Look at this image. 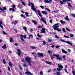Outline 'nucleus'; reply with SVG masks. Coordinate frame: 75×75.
Wrapping results in <instances>:
<instances>
[{
	"instance_id": "f03ea898",
	"label": "nucleus",
	"mask_w": 75,
	"mask_h": 75,
	"mask_svg": "<svg viewBox=\"0 0 75 75\" xmlns=\"http://www.w3.org/2000/svg\"><path fill=\"white\" fill-rule=\"evenodd\" d=\"M25 61L27 62H28L29 65L31 66V61H31V58H30V57H27L25 59Z\"/></svg>"
},
{
	"instance_id": "603ef678",
	"label": "nucleus",
	"mask_w": 75,
	"mask_h": 75,
	"mask_svg": "<svg viewBox=\"0 0 75 75\" xmlns=\"http://www.w3.org/2000/svg\"><path fill=\"white\" fill-rule=\"evenodd\" d=\"M56 48H59V46H56L55 47Z\"/></svg>"
},
{
	"instance_id": "473e14b6",
	"label": "nucleus",
	"mask_w": 75,
	"mask_h": 75,
	"mask_svg": "<svg viewBox=\"0 0 75 75\" xmlns=\"http://www.w3.org/2000/svg\"><path fill=\"white\" fill-rule=\"evenodd\" d=\"M46 44V42L45 41H43V45H45Z\"/></svg>"
},
{
	"instance_id": "6ab92c4d",
	"label": "nucleus",
	"mask_w": 75,
	"mask_h": 75,
	"mask_svg": "<svg viewBox=\"0 0 75 75\" xmlns=\"http://www.w3.org/2000/svg\"><path fill=\"white\" fill-rule=\"evenodd\" d=\"M32 23H33L34 24H37V23L36 21L35 20H32Z\"/></svg>"
},
{
	"instance_id": "412c9836",
	"label": "nucleus",
	"mask_w": 75,
	"mask_h": 75,
	"mask_svg": "<svg viewBox=\"0 0 75 75\" xmlns=\"http://www.w3.org/2000/svg\"><path fill=\"white\" fill-rule=\"evenodd\" d=\"M42 13L43 14H45V15H47V12H45L44 11H42Z\"/></svg>"
},
{
	"instance_id": "f3484780",
	"label": "nucleus",
	"mask_w": 75,
	"mask_h": 75,
	"mask_svg": "<svg viewBox=\"0 0 75 75\" xmlns=\"http://www.w3.org/2000/svg\"><path fill=\"white\" fill-rule=\"evenodd\" d=\"M62 51L63 52V53H64V54H67V52L65 51V50H64L63 49H62Z\"/></svg>"
},
{
	"instance_id": "20e7f679",
	"label": "nucleus",
	"mask_w": 75,
	"mask_h": 75,
	"mask_svg": "<svg viewBox=\"0 0 75 75\" xmlns=\"http://www.w3.org/2000/svg\"><path fill=\"white\" fill-rule=\"evenodd\" d=\"M60 40L61 41L64 42H66V43H67V44H69V45H70L71 46H72V44L69 41H66L62 39H60Z\"/></svg>"
},
{
	"instance_id": "c03bdc74",
	"label": "nucleus",
	"mask_w": 75,
	"mask_h": 75,
	"mask_svg": "<svg viewBox=\"0 0 75 75\" xmlns=\"http://www.w3.org/2000/svg\"><path fill=\"white\" fill-rule=\"evenodd\" d=\"M57 75H61V74H60V73H59V72H57Z\"/></svg>"
},
{
	"instance_id": "2f4dec72",
	"label": "nucleus",
	"mask_w": 75,
	"mask_h": 75,
	"mask_svg": "<svg viewBox=\"0 0 75 75\" xmlns=\"http://www.w3.org/2000/svg\"><path fill=\"white\" fill-rule=\"evenodd\" d=\"M37 36L39 37V38H41V37H42V35H40L39 34L37 35Z\"/></svg>"
},
{
	"instance_id": "0eeeda50",
	"label": "nucleus",
	"mask_w": 75,
	"mask_h": 75,
	"mask_svg": "<svg viewBox=\"0 0 75 75\" xmlns=\"http://www.w3.org/2000/svg\"><path fill=\"white\" fill-rule=\"evenodd\" d=\"M53 56H54V57H56V58L58 60H61L62 59V58L61 57H59V54H57L56 55L55 54H53Z\"/></svg>"
},
{
	"instance_id": "338daca9",
	"label": "nucleus",
	"mask_w": 75,
	"mask_h": 75,
	"mask_svg": "<svg viewBox=\"0 0 75 75\" xmlns=\"http://www.w3.org/2000/svg\"><path fill=\"white\" fill-rule=\"evenodd\" d=\"M50 23H52V21L51 20H50Z\"/></svg>"
},
{
	"instance_id": "5fc2aeb1",
	"label": "nucleus",
	"mask_w": 75,
	"mask_h": 75,
	"mask_svg": "<svg viewBox=\"0 0 75 75\" xmlns=\"http://www.w3.org/2000/svg\"><path fill=\"white\" fill-rule=\"evenodd\" d=\"M8 71H11L10 69V67H9V66H8Z\"/></svg>"
},
{
	"instance_id": "e2e57ef3",
	"label": "nucleus",
	"mask_w": 75,
	"mask_h": 75,
	"mask_svg": "<svg viewBox=\"0 0 75 75\" xmlns=\"http://www.w3.org/2000/svg\"><path fill=\"white\" fill-rule=\"evenodd\" d=\"M60 4H63V2L62 1H60Z\"/></svg>"
},
{
	"instance_id": "aec40b11",
	"label": "nucleus",
	"mask_w": 75,
	"mask_h": 75,
	"mask_svg": "<svg viewBox=\"0 0 75 75\" xmlns=\"http://www.w3.org/2000/svg\"><path fill=\"white\" fill-rule=\"evenodd\" d=\"M45 62L46 64H49V65H51V64H52V63L50 62L46 61Z\"/></svg>"
},
{
	"instance_id": "ddd939ff",
	"label": "nucleus",
	"mask_w": 75,
	"mask_h": 75,
	"mask_svg": "<svg viewBox=\"0 0 75 75\" xmlns=\"http://www.w3.org/2000/svg\"><path fill=\"white\" fill-rule=\"evenodd\" d=\"M18 21H15L14 22H12V24H14L15 25L17 24H18Z\"/></svg>"
},
{
	"instance_id": "bb28decb",
	"label": "nucleus",
	"mask_w": 75,
	"mask_h": 75,
	"mask_svg": "<svg viewBox=\"0 0 75 75\" xmlns=\"http://www.w3.org/2000/svg\"><path fill=\"white\" fill-rule=\"evenodd\" d=\"M25 15H26V16L27 17H29V15H28V13H27V12H25Z\"/></svg>"
},
{
	"instance_id": "a211bd4d",
	"label": "nucleus",
	"mask_w": 75,
	"mask_h": 75,
	"mask_svg": "<svg viewBox=\"0 0 75 75\" xmlns=\"http://www.w3.org/2000/svg\"><path fill=\"white\" fill-rule=\"evenodd\" d=\"M2 48H3V49H6V48H7L6 45V44L4 45V46H2Z\"/></svg>"
},
{
	"instance_id": "393cba45",
	"label": "nucleus",
	"mask_w": 75,
	"mask_h": 75,
	"mask_svg": "<svg viewBox=\"0 0 75 75\" xmlns=\"http://www.w3.org/2000/svg\"><path fill=\"white\" fill-rule=\"evenodd\" d=\"M13 38H11V37L10 38V40L9 41L10 42H13Z\"/></svg>"
},
{
	"instance_id": "de8ad7c7",
	"label": "nucleus",
	"mask_w": 75,
	"mask_h": 75,
	"mask_svg": "<svg viewBox=\"0 0 75 75\" xmlns=\"http://www.w3.org/2000/svg\"><path fill=\"white\" fill-rule=\"evenodd\" d=\"M40 75H42L43 74V72H42V71H41L40 73Z\"/></svg>"
},
{
	"instance_id": "5701e85b",
	"label": "nucleus",
	"mask_w": 75,
	"mask_h": 75,
	"mask_svg": "<svg viewBox=\"0 0 75 75\" xmlns=\"http://www.w3.org/2000/svg\"><path fill=\"white\" fill-rule=\"evenodd\" d=\"M60 23L62 24H64L65 23V21H63V20H61L60 21Z\"/></svg>"
},
{
	"instance_id": "b1692460",
	"label": "nucleus",
	"mask_w": 75,
	"mask_h": 75,
	"mask_svg": "<svg viewBox=\"0 0 75 75\" xmlns=\"http://www.w3.org/2000/svg\"><path fill=\"white\" fill-rule=\"evenodd\" d=\"M23 30H24L25 31L26 33H27V27H23Z\"/></svg>"
},
{
	"instance_id": "774afa93",
	"label": "nucleus",
	"mask_w": 75,
	"mask_h": 75,
	"mask_svg": "<svg viewBox=\"0 0 75 75\" xmlns=\"http://www.w3.org/2000/svg\"><path fill=\"white\" fill-rule=\"evenodd\" d=\"M28 6H31V3H30V2H29Z\"/></svg>"
},
{
	"instance_id": "e433bc0d",
	"label": "nucleus",
	"mask_w": 75,
	"mask_h": 75,
	"mask_svg": "<svg viewBox=\"0 0 75 75\" xmlns=\"http://www.w3.org/2000/svg\"><path fill=\"white\" fill-rule=\"evenodd\" d=\"M66 29L68 31H70V30L69 29V28L67 27L66 28Z\"/></svg>"
},
{
	"instance_id": "6e6d98bb",
	"label": "nucleus",
	"mask_w": 75,
	"mask_h": 75,
	"mask_svg": "<svg viewBox=\"0 0 75 75\" xmlns=\"http://www.w3.org/2000/svg\"><path fill=\"white\" fill-rule=\"evenodd\" d=\"M23 67H27L28 66L26 65L25 64H24L23 65Z\"/></svg>"
},
{
	"instance_id": "3c124183",
	"label": "nucleus",
	"mask_w": 75,
	"mask_h": 75,
	"mask_svg": "<svg viewBox=\"0 0 75 75\" xmlns=\"http://www.w3.org/2000/svg\"><path fill=\"white\" fill-rule=\"evenodd\" d=\"M3 22L1 21H0V25H1V24H3Z\"/></svg>"
},
{
	"instance_id": "7c9ffc66",
	"label": "nucleus",
	"mask_w": 75,
	"mask_h": 75,
	"mask_svg": "<svg viewBox=\"0 0 75 75\" xmlns=\"http://www.w3.org/2000/svg\"><path fill=\"white\" fill-rule=\"evenodd\" d=\"M31 48L32 49H36V47H35L34 46H32L31 47Z\"/></svg>"
},
{
	"instance_id": "8fccbe9b",
	"label": "nucleus",
	"mask_w": 75,
	"mask_h": 75,
	"mask_svg": "<svg viewBox=\"0 0 75 75\" xmlns=\"http://www.w3.org/2000/svg\"><path fill=\"white\" fill-rule=\"evenodd\" d=\"M46 10H47L48 11H49V12H50V9H49V8H45Z\"/></svg>"
},
{
	"instance_id": "4468645a",
	"label": "nucleus",
	"mask_w": 75,
	"mask_h": 75,
	"mask_svg": "<svg viewBox=\"0 0 75 75\" xmlns=\"http://www.w3.org/2000/svg\"><path fill=\"white\" fill-rule=\"evenodd\" d=\"M45 28H42V29L41 31V33H45Z\"/></svg>"
},
{
	"instance_id": "4be33fe9",
	"label": "nucleus",
	"mask_w": 75,
	"mask_h": 75,
	"mask_svg": "<svg viewBox=\"0 0 75 75\" xmlns=\"http://www.w3.org/2000/svg\"><path fill=\"white\" fill-rule=\"evenodd\" d=\"M65 20H67V21H69V19L68 18V16H66L65 18H64Z\"/></svg>"
},
{
	"instance_id": "864d4df0",
	"label": "nucleus",
	"mask_w": 75,
	"mask_h": 75,
	"mask_svg": "<svg viewBox=\"0 0 75 75\" xmlns=\"http://www.w3.org/2000/svg\"><path fill=\"white\" fill-rule=\"evenodd\" d=\"M47 52L48 54H51V51L50 50H48Z\"/></svg>"
},
{
	"instance_id": "cd10ccee",
	"label": "nucleus",
	"mask_w": 75,
	"mask_h": 75,
	"mask_svg": "<svg viewBox=\"0 0 75 75\" xmlns=\"http://www.w3.org/2000/svg\"><path fill=\"white\" fill-rule=\"evenodd\" d=\"M29 37L30 38H32L33 37V36L32 35H29Z\"/></svg>"
},
{
	"instance_id": "0e129e2a",
	"label": "nucleus",
	"mask_w": 75,
	"mask_h": 75,
	"mask_svg": "<svg viewBox=\"0 0 75 75\" xmlns=\"http://www.w3.org/2000/svg\"><path fill=\"white\" fill-rule=\"evenodd\" d=\"M51 59H52H52H54V57H53V56H51Z\"/></svg>"
},
{
	"instance_id": "58836bf2",
	"label": "nucleus",
	"mask_w": 75,
	"mask_h": 75,
	"mask_svg": "<svg viewBox=\"0 0 75 75\" xmlns=\"http://www.w3.org/2000/svg\"><path fill=\"white\" fill-rule=\"evenodd\" d=\"M52 41V40L50 39H48V42H51Z\"/></svg>"
},
{
	"instance_id": "2eb2a0df",
	"label": "nucleus",
	"mask_w": 75,
	"mask_h": 75,
	"mask_svg": "<svg viewBox=\"0 0 75 75\" xmlns=\"http://www.w3.org/2000/svg\"><path fill=\"white\" fill-rule=\"evenodd\" d=\"M0 10L2 11H4V10H6V8L5 7H3V9L0 8Z\"/></svg>"
},
{
	"instance_id": "37998d69",
	"label": "nucleus",
	"mask_w": 75,
	"mask_h": 75,
	"mask_svg": "<svg viewBox=\"0 0 75 75\" xmlns=\"http://www.w3.org/2000/svg\"><path fill=\"white\" fill-rule=\"evenodd\" d=\"M64 70L65 71V72H66L67 73V74L69 73L68 72V71L67 70V69H64Z\"/></svg>"
},
{
	"instance_id": "a18cd8bd",
	"label": "nucleus",
	"mask_w": 75,
	"mask_h": 75,
	"mask_svg": "<svg viewBox=\"0 0 75 75\" xmlns=\"http://www.w3.org/2000/svg\"><path fill=\"white\" fill-rule=\"evenodd\" d=\"M71 16H72L73 17H75V15L74 14H71Z\"/></svg>"
},
{
	"instance_id": "052dcab7",
	"label": "nucleus",
	"mask_w": 75,
	"mask_h": 75,
	"mask_svg": "<svg viewBox=\"0 0 75 75\" xmlns=\"http://www.w3.org/2000/svg\"><path fill=\"white\" fill-rule=\"evenodd\" d=\"M62 58L64 59H65V55H64L62 57Z\"/></svg>"
},
{
	"instance_id": "6e6552de",
	"label": "nucleus",
	"mask_w": 75,
	"mask_h": 75,
	"mask_svg": "<svg viewBox=\"0 0 75 75\" xmlns=\"http://www.w3.org/2000/svg\"><path fill=\"white\" fill-rule=\"evenodd\" d=\"M44 2L45 3H51L52 2V0H49V1L48 0H44Z\"/></svg>"
},
{
	"instance_id": "39448f33",
	"label": "nucleus",
	"mask_w": 75,
	"mask_h": 75,
	"mask_svg": "<svg viewBox=\"0 0 75 75\" xmlns=\"http://www.w3.org/2000/svg\"><path fill=\"white\" fill-rule=\"evenodd\" d=\"M31 9L35 11V12H36V11H37L36 10V8L34 7V4L33 3H31Z\"/></svg>"
},
{
	"instance_id": "4c0bfd02",
	"label": "nucleus",
	"mask_w": 75,
	"mask_h": 75,
	"mask_svg": "<svg viewBox=\"0 0 75 75\" xmlns=\"http://www.w3.org/2000/svg\"><path fill=\"white\" fill-rule=\"evenodd\" d=\"M70 37H73L74 36V35L72 34H70Z\"/></svg>"
},
{
	"instance_id": "f704fd0d",
	"label": "nucleus",
	"mask_w": 75,
	"mask_h": 75,
	"mask_svg": "<svg viewBox=\"0 0 75 75\" xmlns=\"http://www.w3.org/2000/svg\"><path fill=\"white\" fill-rule=\"evenodd\" d=\"M72 73L73 75H75V71H72Z\"/></svg>"
},
{
	"instance_id": "1a4fd4ad",
	"label": "nucleus",
	"mask_w": 75,
	"mask_h": 75,
	"mask_svg": "<svg viewBox=\"0 0 75 75\" xmlns=\"http://www.w3.org/2000/svg\"><path fill=\"white\" fill-rule=\"evenodd\" d=\"M15 7H16V5H13V6L12 8H10L9 9V11H11V10H12V11H15V10L14 9Z\"/></svg>"
},
{
	"instance_id": "13d9d810",
	"label": "nucleus",
	"mask_w": 75,
	"mask_h": 75,
	"mask_svg": "<svg viewBox=\"0 0 75 75\" xmlns=\"http://www.w3.org/2000/svg\"><path fill=\"white\" fill-rule=\"evenodd\" d=\"M34 30V29L33 28H31L30 29V31L31 32H32V31H33V30Z\"/></svg>"
},
{
	"instance_id": "9d476101",
	"label": "nucleus",
	"mask_w": 75,
	"mask_h": 75,
	"mask_svg": "<svg viewBox=\"0 0 75 75\" xmlns=\"http://www.w3.org/2000/svg\"><path fill=\"white\" fill-rule=\"evenodd\" d=\"M17 51L18 52V56H20L21 54V50L20 49H17Z\"/></svg>"
},
{
	"instance_id": "a19ab883",
	"label": "nucleus",
	"mask_w": 75,
	"mask_h": 75,
	"mask_svg": "<svg viewBox=\"0 0 75 75\" xmlns=\"http://www.w3.org/2000/svg\"><path fill=\"white\" fill-rule=\"evenodd\" d=\"M19 67L21 70H22L23 69V68H22V67H21L20 66H19Z\"/></svg>"
},
{
	"instance_id": "c9c22d12",
	"label": "nucleus",
	"mask_w": 75,
	"mask_h": 75,
	"mask_svg": "<svg viewBox=\"0 0 75 75\" xmlns=\"http://www.w3.org/2000/svg\"><path fill=\"white\" fill-rule=\"evenodd\" d=\"M3 62L4 64H6V61H5V59H3Z\"/></svg>"
},
{
	"instance_id": "c85d7f7f",
	"label": "nucleus",
	"mask_w": 75,
	"mask_h": 75,
	"mask_svg": "<svg viewBox=\"0 0 75 75\" xmlns=\"http://www.w3.org/2000/svg\"><path fill=\"white\" fill-rule=\"evenodd\" d=\"M10 67H12V64H11V62H9L8 63Z\"/></svg>"
},
{
	"instance_id": "4d7b16f0",
	"label": "nucleus",
	"mask_w": 75,
	"mask_h": 75,
	"mask_svg": "<svg viewBox=\"0 0 75 75\" xmlns=\"http://www.w3.org/2000/svg\"><path fill=\"white\" fill-rule=\"evenodd\" d=\"M40 7L42 8V9H43L44 8V6H40Z\"/></svg>"
},
{
	"instance_id": "f8f14e48",
	"label": "nucleus",
	"mask_w": 75,
	"mask_h": 75,
	"mask_svg": "<svg viewBox=\"0 0 75 75\" xmlns=\"http://www.w3.org/2000/svg\"><path fill=\"white\" fill-rule=\"evenodd\" d=\"M37 54L38 55L40 56V57H43L44 56V54L42 53H37Z\"/></svg>"
},
{
	"instance_id": "a878e982",
	"label": "nucleus",
	"mask_w": 75,
	"mask_h": 75,
	"mask_svg": "<svg viewBox=\"0 0 75 75\" xmlns=\"http://www.w3.org/2000/svg\"><path fill=\"white\" fill-rule=\"evenodd\" d=\"M67 4H68V6H69V7H72V5H71V4H70V3H69L68 2Z\"/></svg>"
},
{
	"instance_id": "dca6fc26",
	"label": "nucleus",
	"mask_w": 75,
	"mask_h": 75,
	"mask_svg": "<svg viewBox=\"0 0 75 75\" xmlns=\"http://www.w3.org/2000/svg\"><path fill=\"white\" fill-rule=\"evenodd\" d=\"M41 21H42L43 22V23H45V24H46L47 23V22H46V21L44 19V18H42L40 19Z\"/></svg>"
},
{
	"instance_id": "9b49d317",
	"label": "nucleus",
	"mask_w": 75,
	"mask_h": 75,
	"mask_svg": "<svg viewBox=\"0 0 75 75\" xmlns=\"http://www.w3.org/2000/svg\"><path fill=\"white\" fill-rule=\"evenodd\" d=\"M37 12H38V15L40 17H41V18H42V15L41 14V12H40V11L38 10L37 11Z\"/></svg>"
},
{
	"instance_id": "c756f323",
	"label": "nucleus",
	"mask_w": 75,
	"mask_h": 75,
	"mask_svg": "<svg viewBox=\"0 0 75 75\" xmlns=\"http://www.w3.org/2000/svg\"><path fill=\"white\" fill-rule=\"evenodd\" d=\"M62 30L63 31V32H64V33H66V31H65V28H63L62 29Z\"/></svg>"
},
{
	"instance_id": "69168bd1",
	"label": "nucleus",
	"mask_w": 75,
	"mask_h": 75,
	"mask_svg": "<svg viewBox=\"0 0 75 75\" xmlns=\"http://www.w3.org/2000/svg\"><path fill=\"white\" fill-rule=\"evenodd\" d=\"M55 47V45H53L51 46V47H52L53 48Z\"/></svg>"
},
{
	"instance_id": "79ce46f5",
	"label": "nucleus",
	"mask_w": 75,
	"mask_h": 75,
	"mask_svg": "<svg viewBox=\"0 0 75 75\" xmlns=\"http://www.w3.org/2000/svg\"><path fill=\"white\" fill-rule=\"evenodd\" d=\"M64 37H65V38H69V37L65 35H64Z\"/></svg>"
},
{
	"instance_id": "49530a36",
	"label": "nucleus",
	"mask_w": 75,
	"mask_h": 75,
	"mask_svg": "<svg viewBox=\"0 0 75 75\" xmlns=\"http://www.w3.org/2000/svg\"><path fill=\"white\" fill-rule=\"evenodd\" d=\"M38 28H41V27H42V26L41 25H39L38 26Z\"/></svg>"
},
{
	"instance_id": "09e8293b",
	"label": "nucleus",
	"mask_w": 75,
	"mask_h": 75,
	"mask_svg": "<svg viewBox=\"0 0 75 75\" xmlns=\"http://www.w3.org/2000/svg\"><path fill=\"white\" fill-rule=\"evenodd\" d=\"M14 45H15L16 46H17V45H18V43H15Z\"/></svg>"
},
{
	"instance_id": "423d86ee",
	"label": "nucleus",
	"mask_w": 75,
	"mask_h": 75,
	"mask_svg": "<svg viewBox=\"0 0 75 75\" xmlns=\"http://www.w3.org/2000/svg\"><path fill=\"white\" fill-rule=\"evenodd\" d=\"M57 65L59 68H57V70L59 71H61V70H62V69H61L62 68H63V67H62V65H60L59 64H58Z\"/></svg>"
},
{
	"instance_id": "bf43d9fd",
	"label": "nucleus",
	"mask_w": 75,
	"mask_h": 75,
	"mask_svg": "<svg viewBox=\"0 0 75 75\" xmlns=\"http://www.w3.org/2000/svg\"><path fill=\"white\" fill-rule=\"evenodd\" d=\"M22 4L23 5H25V3L23 2H22Z\"/></svg>"
},
{
	"instance_id": "72a5a7b5",
	"label": "nucleus",
	"mask_w": 75,
	"mask_h": 75,
	"mask_svg": "<svg viewBox=\"0 0 75 75\" xmlns=\"http://www.w3.org/2000/svg\"><path fill=\"white\" fill-rule=\"evenodd\" d=\"M55 37L56 38H58V39H59V37L57 35H55Z\"/></svg>"
},
{
	"instance_id": "680f3d73",
	"label": "nucleus",
	"mask_w": 75,
	"mask_h": 75,
	"mask_svg": "<svg viewBox=\"0 0 75 75\" xmlns=\"http://www.w3.org/2000/svg\"><path fill=\"white\" fill-rule=\"evenodd\" d=\"M0 27L1 28H2V29H3V27L2 25H0Z\"/></svg>"
},
{
	"instance_id": "f257e3e1",
	"label": "nucleus",
	"mask_w": 75,
	"mask_h": 75,
	"mask_svg": "<svg viewBox=\"0 0 75 75\" xmlns=\"http://www.w3.org/2000/svg\"><path fill=\"white\" fill-rule=\"evenodd\" d=\"M58 24H59L58 23L55 24L52 26V27L54 30H55L56 31L57 30V31L60 32V31H61V30L59 28H59V25H58Z\"/></svg>"
},
{
	"instance_id": "7ed1b4c3",
	"label": "nucleus",
	"mask_w": 75,
	"mask_h": 75,
	"mask_svg": "<svg viewBox=\"0 0 75 75\" xmlns=\"http://www.w3.org/2000/svg\"><path fill=\"white\" fill-rule=\"evenodd\" d=\"M20 38L21 40L22 41L24 42H25V40H24V39H23V38H26V35H25L24 36V35H20Z\"/></svg>"
},
{
	"instance_id": "ea45409f",
	"label": "nucleus",
	"mask_w": 75,
	"mask_h": 75,
	"mask_svg": "<svg viewBox=\"0 0 75 75\" xmlns=\"http://www.w3.org/2000/svg\"><path fill=\"white\" fill-rule=\"evenodd\" d=\"M2 32L4 34L6 35L7 34V33H6V32H4V31H2Z\"/></svg>"
}]
</instances>
